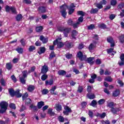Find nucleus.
<instances>
[{
    "label": "nucleus",
    "mask_w": 124,
    "mask_h": 124,
    "mask_svg": "<svg viewBox=\"0 0 124 124\" xmlns=\"http://www.w3.org/2000/svg\"><path fill=\"white\" fill-rule=\"evenodd\" d=\"M47 78H48V75H46V74H43L41 77V79L42 81H45Z\"/></svg>",
    "instance_id": "nucleus-36"
},
{
    "label": "nucleus",
    "mask_w": 124,
    "mask_h": 124,
    "mask_svg": "<svg viewBox=\"0 0 124 124\" xmlns=\"http://www.w3.org/2000/svg\"><path fill=\"white\" fill-rule=\"evenodd\" d=\"M78 15H80L81 17H84L85 16V13L82 11H78L77 12Z\"/></svg>",
    "instance_id": "nucleus-40"
},
{
    "label": "nucleus",
    "mask_w": 124,
    "mask_h": 124,
    "mask_svg": "<svg viewBox=\"0 0 124 124\" xmlns=\"http://www.w3.org/2000/svg\"><path fill=\"white\" fill-rule=\"evenodd\" d=\"M12 80L15 82V83H16L17 82V78H16V77H15V76L13 75L11 77Z\"/></svg>",
    "instance_id": "nucleus-59"
},
{
    "label": "nucleus",
    "mask_w": 124,
    "mask_h": 124,
    "mask_svg": "<svg viewBox=\"0 0 124 124\" xmlns=\"http://www.w3.org/2000/svg\"><path fill=\"white\" fill-rule=\"evenodd\" d=\"M105 81H107L108 82H112L113 81V79L112 78L108 77H107L105 78Z\"/></svg>",
    "instance_id": "nucleus-50"
},
{
    "label": "nucleus",
    "mask_w": 124,
    "mask_h": 124,
    "mask_svg": "<svg viewBox=\"0 0 124 124\" xmlns=\"http://www.w3.org/2000/svg\"><path fill=\"white\" fill-rule=\"evenodd\" d=\"M55 56L56 55H55V53L53 52H51L49 57V61H52V59H53V58H55Z\"/></svg>",
    "instance_id": "nucleus-39"
},
{
    "label": "nucleus",
    "mask_w": 124,
    "mask_h": 124,
    "mask_svg": "<svg viewBox=\"0 0 124 124\" xmlns=\"http://www.w3.org/2000/svg\"><path fill=\"white\" fill-rule=\"evenodd\" d=\"M69 9V8L67 6V5L65 4H63L62 6L60 7V13L62 14V16L63 17V18H66V9Z\"/></svg>",
    "instance_id": "nucleus-3"
},
{
    "label": "nucleus",
    "mask_w": 124,
    "mask_h": 124,
    "mask_svg": "<svg viewBox=\"0 0 124 124\" xmlns=\"http://www.w3.org/2000/svg\"><path fill=\"white\" fill-rule=\"evenodd\" d=\"M80 24V22H78L76 23L75 24H73V25H72L74 29H77V28H78V25Z\"/></svg>",
    "instance_id": "nucleus-49"
},
{
    "label": "nucleus",
    "mask_w": 124,
    "mask_h": 124,
    "mask_svg": "<svg viewBox=\"0 0 124 124\" xmlns=\"http://www.w3.org/2000/svg\"><path fill=\"white\" fill-rule=\"evenodd\" d=\"M53 44L54 45H57V47L58 48H62V47H63V45H64L63 43H62V42H59V41H58V39H56L55 41H54Z\"/></svg>",
    "instance_id": "nucleus-8"
},
{
    "label": "nucleus",
    "mask_w": 124,
    "mask_h": 124,
    "mask_svg": "<svg viewBox=\"0 0 124 124\" xmlns=\"http://www.w3.org/2000/svg\"><path fill=\"white\" fill-rule=\"evenodd\" d=\"M110 4H111V5H112L113 6H115V5H116V4H117V0H111L110 1Z\"/></svg>",
    "instance_id": "nucleus-46"
},
{
    "label": "nucleus",
    "mask_w": 124,
    "mask_h": 124,
    "mask_svg": "<svg viewBox=\"0 0 124 124\" xmlns=\"http://www.w3.org/2000/svg\"><path fill=\"white\" fill-rule=\"evenodd\" d=\"M100 3L102 4V5H105L107 3V1L106 0H102Z\"/></svg>",
    "instance_id": "nucleus-63"
},
{
    "label": "nucleus",
    "mask_w": 124,
    "mask_h": 124,
    "mask_svg": "<svg viewBox=\"0 0 124 124\" xmlns=\"http://www.w3.org/2000/svg\"><path fill=\"white\" fill-rule=\"evenodd\" d=\"M99 28L100 29H106L107 28V26H106V25H105V24H101L100 26H99Z\"/></svg>",
    "instance_id": "nucleus-61"
},
{
    "label": "nucleus",
    "mask_w": 124,
    "mask_h": 124,
    "mask_svg": "<svg viewBox=\"0 0 124 124\" xmlns=\"http://www.w3.org/2000/svg\"><path fill=\"white\" fill-rule=\"evenodd\" d=\"M45 50H46L45 47H42L40 48V51H37V53L39 55H41V54H43L45 52Z\"/></svg>",
    "instance_id": "nucleus-23"
},
{
    "label": "nucleus",
    "mask_w": 124,
    "mask_h": 124,
    "mask_svg": "<svg viewBox=\"0 0 124 124\" xmlns=\"http://www.w3.org/2000/svg\"><path fill=\"white\" fill-rule=\"evenodd\" d=\"M58 75L60 76H64V75H66V71L63 70H60L58 72Z\"/></svg>",
    "instance_id": "nucleus-18"
},
{
    "label": "nucleus",
    "mask_w": 124,
    "mask_h": 124,
    "mask_svg": "<svg viewBox=\"0 0 124 124\" xmlns=\"http://www.w3.org/2000/svg\"><path fill=\"white\" fill-rule=\"evenodd\" d=\"M88 115L90 118L93 119V112L91 110H89L88 112Z\"/></svg>",
    "instance_id": "nucleus-56"
},
{
    "label": "nucleus",
    "mask_w": 124,
    "mask_h": 124,
    "mask_svg": "<svg viewBox=\"0 0 124 124\" xmlns=\"http://www.w3.org/2000/svg\"><path fill=\"white\" fill-rule=\"evenodd\" d=\"M38 109H41L42 108V106H44V102L41 101L38 103Z\"/></svg>",
    "instance_id": "nucleus-26"
},
{
    "label": "nucleus",
    "mask_w": 124,
    "mask_h": 124,
    "mask_svg": "<svg viewBox=\"0 0 124 124\" xmlns=\"http://www.w3.org/2000/svg\"><path fill=\"white\" fill-rule=\"evenodd\" d=\"M29 96V94L28 93H25L24 95L22 96V99L23 100H25L27 97Z\"/></svg>",
    "instance_id": "nucleus-60"
},
{
    "label": "nucleus",
    "mask_w": 124,
    "mask_h": 124,
    "mask_svg": "<svg viewBox=\"0 0 124 124\" xmlns=\"http://www.w3.org/2000/svg\"><path fill=\"white\" fill-rule=\"evenodd\" d=\"M49 93V91L47 89H44L42 91V94H47Z\"/></svg>",
    "instance_id": "nucleus-53"
},
{
    "label": "nucleus",
    "mask_w": 124,
    "mask_h": 124,
    "mask_svg": "<svg viewBox=\"0 0 124 124\" xmlns=\"http://www.w3.org/2000/svg\"><path fill=\"white\" fill-rule=\"evenodd\" d=\"M59 31L63 32L65 37H67L68 36V33L71 31V28H66L63 27H60L58 28Z\"/></svg>",
    "instance_id": "nucleus-1"
},
{
    "label": "nucleus",
    "mask_w": 124,
    "mask_h": 124,
    "mask_svg": "<svg viewBox=\"0 0 124 124\" xmlns=\"http://www.w3.org/2000/svg\"><path fill=\"white\" fill-rule=\"evenodd\" d=\"M0 114H3L6 112L7 107H8V103L5 101H2L0 103Z\"/></svg>",
    "instance_id": "nucleus-2"
},
{
    "label": "nucleus",
    "mask_w": 124,
    "mask_h": 124,
    "mask_svg": "<svg viewBox=\"0 0 124 124\" xmlns=\"http://www.w3.org/2000/svg\"><path fill=\"white\" fill-rule=\"evenodd\" d=\"M107 40L108 43H113V42L114 41L112 37H108L107 38Z\"/></svg>",
    "instance_id": "nucleus-35"
},
{
    "label": "nucleus",
    "mask_w": 124,
    "mask_h": 124,
    "mask_svg": "<svg viewBox=\"0 0 124 124\" xmlns=\"http://www.w3.org/2000/svg\"><path fill=\"white\" fill-rule=\"evenodd\" d=\"M93 60H94V57H90L88 58L86 61L91 65H93Z\"/></svg>",
    "instance_id": "nucleus-15"
},
{
    "label": "nucleus",
    "mask_w": 124,
    "mask_h": 124,
    "mask_svg": "<svg viewBox=\"0 0 124 124\" xmlns=\"http://www.w3.org/2000/svg\"><path fill=\"white\" fill-rule=\"evenodd\" d=\"M104 102H105V100L104 99H101L98 101V103L99 105H102Z\"/></svg>",
    "instance_id": "nucleus-44"
},
{
    "label": "nucleus",
    "mask_w": 124,
    "mask_h": 124,
    "mask_svg": "<svg viewBox=\"0 0 124 124\" xmlns=\"http://www.w3.org/2000/svg\"><path fill=\"white\" fill-rule=\"evenodd\" d=\"M48 71H49V68L48 67V66L45 64L44 66H42L41 73L42 74H46V73H47Z\"/></svg>",
    "instance_id": "nucleus-7"
},
{
    "label": "nucleus",
    "mask_w": 124,
    "mask_h": 124,
    "mask_svg": "<svg viewBox=\"0 0 124 124\" xmlns=\"http://www.w3.org/2000/svg\"><path fill=\"white\" fill-rule=\"evenodd\" d=\"M42 30H43V27L42 26H39L36 28V31L37 32H40Z\"/></svg>",
    "instance_id": "nucleus-34"
},
{
    "label": "nucleus",
    "mask_w": 124,
    "mask_h": 124,
    "mask_svg": "<svg viewBox=\"0 0 124 124\" xmlns=\"http://www.w3.org/2000/svg\"><path fill=\"white\" fill-rule=\"evenodd\" d=\"M97 104V102L96 100H93L91 103L90 104V106H93V107H95V106Z\"/></svg>",
    "instance_id": "nucleus-33"
},
{
    "label": "nucleus",
    "mask_w": 124,
    "mask_h": 124,
    "mask_svg": "<svg viewBox=\"0 0 124 124\" xmlns=\"http://www.w3.org/2000/svg\"><path fill=\"white\" fill-rule=\"evenodd\" d=\"M120 93V91L119 89H116L112 93V96L114 97H117V96H119Z\"/></svg>",
    "instance_id": "nucleus-16"
},
{
    "label": "nucleus",
    "mask_w": 124,
    "mask_h": 124,
    "mask_svg": "<svg viewBox=\"0 0 124 124\" xmlns=\"http://www.w3.org/2000/svg\"><path fill=\"white\" fill-rule=\"evenodd\" d=\"M26 104H31V100L30 98H27L25 101Z\"/></svg>",
    "instance_id": "nucleus-54"
},
{
    "label": "nucleus",
    "mask_w": 124,
    "mask_h": 124,
    "mask_svg": "<svg viewBox=\"0 0 124 124\" xmlns=\"http://www.w3.org/2000/svg\"><path fill=\"white\" fill-rule=\"evenodd\" d=\"M37 10L39 13H45L46 12V8L44 6H40L38 8Z\"/></svg>",
    "instance_id": "nucleus-10"
},
{
    "label": "nucleus",
    "mask_w": 124,
    "mask_h": 124,
    "mask_svg": "<svg viewBox=\"0 0 124 124\" xmlns=\"http://www.w3.org/2000/svg\"><path fill=\"white\" fill-rule=\"evenodd\" d=\"M16 51L18 52V54H23V52L24 50L23 49V48L21 47H17L16 48Z\"/></svg>",
    "instance_id": "nucleus-31"
},
{
    "label": "nucleus",
    "mask_w": 124,
    "mask_h": 124,
    "mask_svg": "<svg viewBox=\"0 0 124 124\" xmlns=\"http://www.w3.org/2000/svg\"><path fill=\"white\" fill-rule=\"evenodd\" d=\"M27 76H28V71H24L22 72V77H19L20 82L22 84H23L24 85L26 84V79L25 78H27Z\"/></svg>",
    "instance_id": "nucleus-4"
},
{
    "label": "nucleus",
    "mask_w": 124,
    "mask_h": 124,
    "mask_svg": "<svg viewBox=\"0 0 124 124\" xmlns=\"http://www.w3.org/2000/svg\"><path fill=\"white\" fill-rule=\"evenodd\" d=\"M82 92H83V87L81 86H79L78 90V92L81 93Z\"/></svg>",
    "instance_id": "nucleus-64"
},
{
    "label": "nucleus",
    "mask_w": 124,
    "mask_h": 124,
    "mask_svg": "<svg viewBox=\"0 0 124 124\" xmlns=\"http://www.w3.org/2000/svg\"><path fill=\"white\" fill-rule=\"evenodd\" d=\"M94 5L97 7L99 10V9H101V8H103V6L101 4L100 2L98 3H95Z\"/></svg>",
    "instance_id": "nucleus-28"
},
{
    "label": "nucleus",
    "mask_w": 124,
    "mask_h": 124,
    "mask_svg": "<svg viewBox=\"0 0 124 124\" xmlns=\"http://www.w3.org/2000/svg\"><path fill=\"white\" fill-rule=\"evenodd\" d=\"M12 67H13V66L11 63L9 62L6 64V68L8 69V70H11Z\"/></svg>",
    "instance_id": "nucleus-21"
},
{
    "label": "nucleus",
    "mask_w": 124,
    "mask_h": 124,
    "mask_svg": "<svg viewBox=\"0 0 124 124\" xmlns=\"http://www.w3.org/2000/svg\"><path fill=\"white\" fill-rule=\"evenodd\" d=\"M66 59H72V54H70L69 53H67L65 55Z\"/></svg>",
    "instance_id": "nucleus-43"
},
{
    "label": "nucleus",
    "mask_w": 124,
    "mask_h": 124,
    "mask_svg": "<svg viewBox=\"0 0 124 124\" xmlns=\"http://www.w3.org/2000/svg\"><path fill=\"white\" fill-rule=\"evenodd\" d=\"M22 95V93H20L19 89H18L16 91H15V96H16V97H21Z\"/></svg>",
    "instance_id": "nucleus-17"
},
{
    "label": "nucleus",
    "mask_w": 124,
    "mask_h": 124,
    "mask_svg": "<svg viewBox=\"0 0 124 124\" xmlns=\"http://www.w3.org/2000/svg\"><path fill=\"white\" fill-rule=\"evenodd\" d=\"M26 109H27V108H26V106H24V105H22L20 109V111L23 112V111H25V110H26Z\"/></svg>",
    "instance_id": "nucleus-57"
},
{
    "label": "nucleus",
    "mask_w": 124,
    "mask_h": 124,
    "mask_svg": "<svg viewBox=\"0 0 124 124\" xmlns=\"http://www.w3.org/2000/svg\"><path fill=\"white\" fill-rule=\"evenodd\" d=\"M95 48V44L94 43H91L88 47V49L90 51H92V50H93Z\"/></svg>",
    "instance_id": "nucleus-22"
},
{
    "label": "nucleus",
    "mask_w": 124,
    "mask_h": 124,
    "mask_svg": "<svg viewBox=\"0 0 124 124\" xmlns=\"http://www.w3.org/2000/svg\"><path fill=\"white\" fill-rule=\"evenodd\" d=\"M35 50V46H29V52H33Z\"/></svg>",
    "instance_id": "nucleus-38"
},
{
    "label": "nucleus",
    "mask_w": 124,
    "mask_h": 124,
    "mask_svg": "<svg viewBox=\"0 0 124 124\" xmlns=\"http://www.w3.org/2000/svg\"><path fill=\"white\" fill-rule=\"evenodd\" d=\"M55 105L57 111H61V110H62V107L61 105H60V104H56Z\"/></svg>",
    "instance_id": "nucleus-30"
},
{
    "label": "nucleus",
    "mask_w": 124,
    "mask_h": 124,
    "mask_svg": "<svg viewBox=\"0 0 124 124\" xmlns=\"http://www.w3.org/2000/svg\"><path fill=\"white\" fill-rule=\"evenodd\" d=\"M47 113L50 115V116H54V115H55V113L53 112V109L52 108H49Z\"/></svg>",
    "instance_id": "nucleus-37"
},
{
    "label": "nucleus",
    "mask_w": 124,
    "mask_h": 124,
    "mask_svg": "<svg viewBox=\"0 0 124 124\" xmlns=\"http://www.w3.org/2000/svg\"><path fill=\"white\" fill-rule=\"evenodd\" d=\"M34 89H35L34 86L30 85L28 87L27 90L29 92H33V91H34Z\"/></svg>",
    "instance_id": "nucleus-27"
},
{
    "label": "nucleus",
    "mask_w": 124,
    "mask_h": 124,
    "mask_svg": "<svg viewBox=\"0 0 124 124\" xmlns=\"http://www.w3.org/2000/svg\"><path fill=\"white\" fill-rule=\"evenodd\" d=\"M120 42L121 43H124V34H122L118 37Z\"/></svg>",
    "instance_id": "nucleus-32"
},
{
    "label": "nucleus",
    "mask_w": 124,
    "mask_h": 124,
    "mask_svg": "<svg viewBox=\"0 0 124 124\" xmlns=\"http://www.w3.org/2000/svg\"><path fill=\"white\" fill-rule=\"evenodd\" d=\"M10 108H11L12 109H14L15 110L16 109V106H15V104L14 103H11L9 105Z\"/></svg>",
    "instance_id": "nucleus-48"
},
{
    "label": "nucleus",
    "mask_w": 124,
    "mask_h": 124,
    "mask_svg": "<svg viewBox=\"0 0 124 124\" xmlns=\"http://www.w3.org/2000/svg\"><path fill=\"white\" fill-rule=\"evenodd\" d=\"M78 34V32L76 30H73L71 36V39L76 40V36Z\"/></svg>",
    "instance_id": "nucleus-11"
},
{
    "label": "nucleus",
    "mask_w": 124,
    "mask_h": 124,
    "mask_svg": "<svg viewBox=\"0 0 124 124\" xmlns=\"http://www.w3.org/2000/svg\"><path fill=\"white\" fill-rule=\"evenodd\" d=\"M114 106H115V104H114V102H113L108 103L107 104V107H109V108H110L111 109L113 108Z\"/></svg>",
    "instance_id": "nucleus-29"
},
{
    "label": "nucleus",
    "mask_w": 124,
    "mask_h": 124,
    "mask_svg": "<svg viewBox=\"0 0 124 124\" xmlns=\"http://www.w3.org/2000/svg\"><path fill=\"white\" fill-rule=\"evenodd\" d=\"M64 110L63 111L64 115L68 116V115H69V113H72V110H71V108H70L68 106H65L64 107Z\"/></svg>",
    "instance_id": "nucleus-5"
},
{
    "label": "nucleus",
    "mask_w": 124,
    "mask_h": 124,
    "mask_svg": "<svg viewBox=\"0 0 124 124\" xmlns=\"http://www.w3.org/2000/svg\"><path fill=\"white\" fill-rule=\"evenodd\" d=\"M87 95L89 99H94L95 98V95L93 93H88Z\"/></svg>",
    "instance_id": "nucleus-14"
},
{
    "label": "nucleus",
    "mask_w": 124,
    "mask_h": 124,
    "mask_svg": "<svg viewBox=\"0 0 124 124\" xmlns=\"http://www.w3.org/2000/svg\"><path fill=\"white\" fill-rule=\"evenodd\" d=\"M124 7V2H122L118 5V9H122Z\"/></svg>",
    "instance_id": "nucleus-47"
},
{
    "label": "nucleus",
    "mask_w": 124,
    "mask_h": 124,
    "mask_svg": "<svg viewBox=\"0 0 124 124\" xmlns=\"http://www.w3.org/2000/svg\"><path fill=\"white\" fill-rule=\"evenodd\" d=\"M22 18H23V16H22V15H18L16 17V21H19L21 20V19H22Z\"/></svg>",
    "instance_id": "nucleus-42"
},
{
    "label": "nucleus",
    "mask_w": 124,
    "mask_h": 124,
    "mask_svg": "<svg viewBox=\"0 0 124 124\" xmlns=\"http://www.w3.org/2000/svg\"><path fill=\"white\" fill-rule=\"evenodd\" d=\"M77 57L79 58L80 61H85L87 59V56L83 55V53H82L81 51H79L77 53Z\"/></svg>",
    "instance_id": "nucleus-6"
},
{
    "label": "nucleus",
    "mask_w": 124,
    "mask_h": 124,
    "mask_svg": "<svg viewBox=\"0 0 124 124\" xmlns=\"http://www.w3.org/2000/svg\"><path fill=\"white\" fill-rule=\"evenodd\" d=\"M65 46L66 47H67V48L70 49V48H72V47L74 46V45L73 43H69L68 42H66L65 43Z\"/></svg>",
    "instance_id": "nucleus-20"
},
{
    "label": "nucleus",
    "mask_w": 124,
    "mask_h": 124,
    "mask_svg": "<svg viewBox=\"0 0 124 124\" xmlns=\"http://www.w3.org/2000/svg\"><path fill=\"white\" fill-rule=\"evenodd\" d=\"M98 9L97 8H92L91 10H90V13L91 14H95L96 13H97V12H98Z\"/></svg>",
    "instance_id": "nucleus-24"
},
{
    "label": "nucleus",
    "mask_w": 124,
    "mask_h": 124,
    "mask_svg": "<svg viewBox=\"0 0 124 124\" xmlns=\"http://www.w3.org/2000/svg\"><path fill=\"white\" fill-rule=\"evenodd\" d=\"M9 91V93L12 96V97H14L15 96V91L12 88H10L8 90Z\"/></svg>",
    "instance_id": "nucleus-19"
},
{
    "label": "nucleus",
    "mask_w": 124,
    "mask_h": 124,
    "mask_svg": "<svg viewBox=\"0 0 124 124\" xmlns=\"http://www.w3.org/2000/svg\"><path fill=\"white\" fill-rule=\"evenodd\" d=\"M53 83H54V80L52 79H50L49 81L46 80L45 81V84L46 86L48 85L51 86V85H53Z\"/></svg>",
    "instance_id": "nucleus-25"
},
{
    "label": "nucleus",
    "mask_w": 124,
    "mask_h": 124,
    "mask_svg": "<svg viewBox=\"0 0 124 124\" xmlns=\"http://www.w3.org/2000/svg\"><path fill=\"white\" fill-rule=\"evenodd\" d=\"M40 40L42 41L44 44H45L48 42V38L45 37L43 35H41L40 36Z\"/></svg>",
    "instance_id": "nucleus-12"
},
{
    "label": "nucleus",
    "mask_w": 124,
    "mask_h": 124,
    "mask_svg": "<svg viewBox=\"0 0 124 124\" xmlns=\"http://www.w3.org/2000/svg\"><path fill=\"white\" fill-rule=\"evenodd\" d=\"M67 24L68 25H69V26H72V25L73 24V21L72 20V19H69L67 21Z\"/></svg>",
    "instance_id": "nucleus-52"
},
{
    "label": "nucleus",
    "mask_w": 124,
    "mask_h": 124,
    "mask_svg": "<svg viewBox=\"0 0 124 124\" xmlns=\"http://www.w3.org/2000/svg\"><path fill=\"white\" fill-rule=\"evenodd\" d=\"M0 83L2 86H3L4 87L5 86V81H4L3 78L1 79Z\"/></svg>",
    "instance_id": "nucleus-62"
},
{
    "label": "nucleus",
    "mask_w": 124,
    "mask_h": 124,
    "mask_svg": "<svg viewBox=\"0 0 124 124\" xmlns=\"http://www.w3.org/2000/svg\"><path fill=\"white\" fill-rule=\"evenodd\" d=\"M87 91L88 93H92V87L91 86H88Z\"/></svg>",
    "instance_id": "nucleus-58"
},
{
    "label": "nucleus",
    "mask_w": 124,
    "mask_h": 124,
    "mask_svg": "<svg viewBox=\"0 0 124 124\" xmlns=\"http://www.w3.org/2000/svg\"><path fill=\"white\" fill-rule=\"evenodd\" d=\"M58 120L60 123H63L64 122V118H63V117L62 116L58 117Z\"/></svg>",
    "instance_id": "nucleus-45"
},
{
    "label": "nucleus",
    "mask_w": 124,
    "mask_h": 124,
    "mask_svg": "<svg viewBox=\"0 0 124 124\" xmlns=\"http://www.w3.org/2000/svg\"><path fill=\"white\" fill-rule=\"evenodd\" d=\"M95 27L94 24H91L90 26H88V30H93Z\"/></svg>",
    "instance_id": "nucleus-51"
},
{
    "label": "nucleus",
    "mask_w": 124,
    "mask_h": 124,
    "mask_svg": "<svg viewBox=\"0 0 124 124\" xmlns=\"http://www.w3.org/2000/svg\"><path fill=\"white\" fill-rule=\"evenodd\" d=\"M121 61L119 62L118 64L120 66H123L124 65V54H122L120 56Z\"/></svg>",
    "instance_id": "nucleus-9"
},
{
    "label": "nucleus",
    "mask_w": 124,
    "mask_h": 124,
    "mask_svg": "<svg viewBox=\"0 0 124 124\" xmlns=\"http://www.w3.org/2000/svg\"><path fill=\"white\" fill-rule=\"evenodd\" d=\"M57 89V86H55L50 90V93L54 94L55 93V90Z\"/></svg>",
    "instance_id": "nucleus-41"
},
{
    "label": "nucleus",
    "mask_w": 124,
    "mask_h": 124,
    "mask_svg": "<svg viewBox=\"0 0 124 124\" xmlns=\"http://www.w3.org/2000/svg\"><path fill=\"white\" fill-rule=\"evenodd\" d=\"M110 111L113 114V115H116L118 112L120 111V109L118 108H112L110 109Z\"/></svg>",
    "instance_id": "nucleus-13"
},
{
    "label": "nucleus",
    "mask_w": 124,
    "mask_h": 124,
    "mask_svg": "<svg viewBox=\"0 0 124 124\" xmlns=\"http://www.w3.org/2000/svg\"><path fill=\"white\" fill-rule=\"evenodd\" d=\"M69 9V11H68V14L69 15H71V14H73V12H74V9H72V8H69L68 9Z\"/></svg>",
    "instance_id": "nucleus-55"
}]
</instances>
